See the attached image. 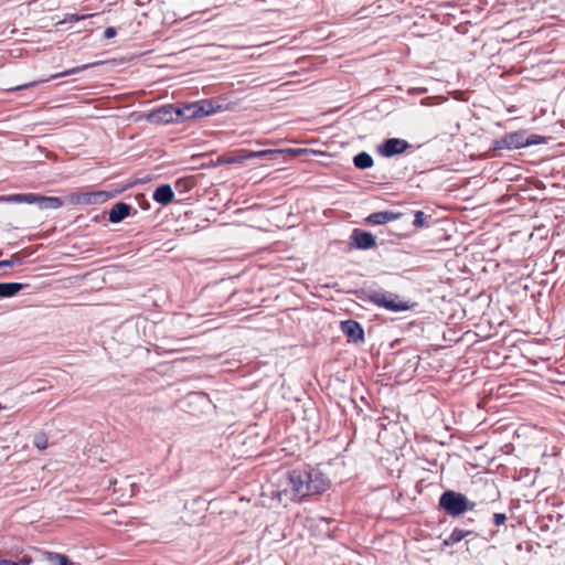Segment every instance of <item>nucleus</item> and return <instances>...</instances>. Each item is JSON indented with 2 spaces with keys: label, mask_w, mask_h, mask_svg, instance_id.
I'll list each match as a JSON object with an SVG mask.
<instances>
[{
  "label": "nucleus",
  "mask_w": 565,
  "mask_h": 565,
  "mask_svg": "<svg viewBox=\"0 0 565 565\" xmlns=\"http://www.w3.org/2000/svg\"><path fill=\"white\" fill-rule=\"evenodd\" d=\"M329 487V478L318 468L292 469L287 473V488L277 495L280 500L284 494L295 502H300L309 495L323 493Z\"/></svg>",
  "instance_id": "f257e3e1"
},
{
  "label": "nucleus",
  "mask_w": 565,
  "mask_h": 565,
  "mask_svg": "<svg viewBox=\"0 0 565 565\" xmlns=\"http://www.w3.org/2000/svg\"><path fill=\"white\" fill-rule=\"evenodd\" d=\"M179 120L184 122L213 115L221 110V105L213 99H200L192 103H178Z\"/></svg>",
  "instance_id": "f03ea898"
},
{
  "label": "nucleus",
  "mask_w": 565,
  "mask_h": 565,
  "mask_svg": "<svg viewBox=\"0 0 565 565\" xmlns=\"http://www.w3.org/2000/svg\"><path fill=\"white\" fill-rule=\"evenodd\" d=\"M0 203L35 204L40 210H57L63 206L62 199L57 196H44L36 193L0 195Z\"/></svg>",
  "instance_id": "7ed1b4c3"
},
{
  "label": "nucleus",
  "mask_w": 565,
  "mask_h": 565,
  "mask_svg": "<svg viewBox=\"0 0 565 565\" xmlns=\"http://www.w3.org/2000/svg\"><path fill=\"white\" fill-rule=\"evenodd\" d=\"M439 507L449 515L458 516L466 511H471L476 502L470 501L465 494L452 490L445 491L439 498Z\"/></svg>",
  "instance_id": "20e7f679"
},
{
  "label": "nucleus",
  "mask_w": 565,
  "mask_h": 565,
  "mask_svg": "<svg viewBox=\"0 0 565 565\" xmlns=\"http://www.w3.org/2000/svg\"><path fill=\"white\" fill-rule=\"evenodd\" d=\"M146 121L154 125L180 124L177 104L159 106L143 115Z\"/></svg>",
  "instance_id": "39448f33"
},
{
  "label": "nucleus",
  "mask_w": 565,
  "mask_h": 565,
  "mask_svg": "<svg viewBox=\"0 0 565 565\" xmlns=\"http://www.w3.org/2000/svg\"><path fill=\"white\" fill-rule=\"evenodd\" d=\"M369 300L392 312H399L407 310L409 307L407 302L401 300L397 295L385 290H375L369 295Z\"/></svg>",
  "instance_id": "423d86ee"
},
{
  "label": "nucleus",
  "mask_w": 565,
  "mask_h": 565,
  "mask_svg": "<svg viewBox=\"0 0 565 565\" xmlns=\"http://www.w3.org/2000/svg\"><path fill=\"white\" fill-rule=\"evenodd\" d=\"M527 140H525V131H514L504 135L502 138L497 139L493 143L494 149L513 150L526 147Z\"/></svg>",
  "instance_id": "0eeeda50"
},
{
  "label": "nucleus",
  "mask_w": 565,
  "mask_h": 565,
  "mask_svg": "<svg viewBox=\"0 0 565 565\" xmlns=\"http://www.w3.org/2000/svg\"><path fill=\"white\" fill-rule=\"evenodd\" d=\"M411 145L399 138H388L377 147V151L385 158H391L406 151Z\"/></svg>",
  "instance_id": "6e6552de"
},
{
  "label": "nucleus",
  "mask_w": 565,
  "mask_h": 565,
  "mask_svg": "<svg viewBox=\"0 0 565 565\" xmlns=\"http://www.w3.org/2000/svg\"><path fill=\"white\" fill-rule=\"evenodd\" d=\"M376 245L375 237L372 233L354 228L350 236V246L355 249H370Z\"/></svg>",
  "instance_id": "1a4fd4ad"
},
{
  "label": "nucleus",
  "mask_w": 565,
  "mask_h": 565,
  "mask_svg": "<svg viewBox=\"0 0 565 565\" xmlns=\"http://www.w3.org/2000/svg\"><path fill=\"white\" fill-rule=\"evenodd\" d=\"M340 329L342 333L347 337L349 342H364V330L358 321L352 319L342 321L340 324Z\"/></svg>",
  "instance_id": "9d476101"
},
{
  "label": "nucleus",
  "mask_w": 565,
  "mask_h": 565,
  "mask_svg": "<svg viewBox=\"0 0 565 565\" xmlns=\"http://www.w3.org/2000/svg\"><path fill=\"white\" fill-rule=\"evenodd\" d=\"M132 207L128 203L117 202L111 206V209L108 212V221L110 223L117 224L127 216H129Z\"/></svg>",
  "instance_id": "9b49d317"
},
{
  "label": "nucleus",
  "mask_w": 565,
  "mask_h": 565,
  "mask_svg": "<svg viewBox=\"0 0 565 565\" xmlns=\"http://www.w3.org/2000/svg\"><path fill=\"white\" fill-rule=\"evenodd\" d=\"M110 195L105 191L85 192L76 194L74 201L83 204H96L106 201Z\"/></svg>",
  "instance_id": "f8f14e48"
},
{
  "label": "nucleus",
  "mask_w": 565,
  "mask_h": 565,
  "mask_svg": "<svg viewBox=\"0 0 565 565\" xmlns=\"http://www.w3.org/2000/svg\"><path fill=\"white\" fill-rule=\"evenodd\" d=\"M401 217V213L393 211H380L371 213L366 217V222L375 225L386 224L388 222L396 221Z\"/></svg>",
  "instance_id": "ddd939ff"
},
{
  "label": "nucleus",
  "mask_w": 565,
  "mask_h": 565,
  "mask_svg": "<svg viewBox=\"0 0 565 565\" xmlns=\"http://www.w3.org/2000/svg\"><path fill=\"white\" fill-rule=\"evenodd\" d=\"M152 199L162 205L171 203L174 199V192L170 184L159 185L152 195Z\"/></svg>",
  "instance_id": "4468645a"
},
{
  "label": "nucleus",
  "mask_w": 565,
  "mask_h": 565,
  "mask_svg": "<svg viewBox=\"0 0 565 565\" xmlns=\"http://www.w3.org/2000/svg\"><path fill=\"white\" fill-rule=\"evenodd\" d=\"M285 151L280 149H266V150H247L246 149V158L247 160L250 159H266V160H273L279 156H281Z\"/></svg>",
  "instance_id": "2eb2a0df"
},
{
  "label": "nucleus",
  "mask_w": 565,
  "mask_h": 565,
  "mask_svg": "<svg viewBox=\"0 0 565 565\" xmlns=\"http://www.w3.org/2000/svg\"><path fill=\"white\" fill-rule=\"evenodd\" d=\"M25 285L20 282H0V298H10L21 291Z\"/></svg>",
  "instance_id": "dca6fc26"
},
{
  "label": "nucleus",
  "mask_w": 565,
  "mask_h": 565,
  "mask_svg": "<svg viewBox=\"0 0 565 565\" xmlns=\"http://www.w3.org/2000/svg\"><path fill=\"white\" fill-rule=\"evenodd\" d=\"M354 167L360 170L370 169L374 164V160L371 154L365 151L359 152L353 157Z\"/></svg>",
  "instance_id": "f3484780"
},
{
  "label": "nucleus",
  "mask_w": 565,
  "mask_h": 565,
  "mask_svg": "<svg viewBox=\"0 0 565 565\" xmlns=\"http://www.w3.org/2000/svg\"><path fill=\"white\" fill-rule=\"evenodd\" d=\"M471 531H466L461 529H454L451 534L444 541V545L449 546L459 543L466 536L470 535Z\"/></svg>",
  "instance_id": "a211bd4d"
},
{
  "label": "nucleus",
  "mask_w": 565,
  "mask_h": 565,
  "mask_svg": "<svg viewBox=\"0 0 565 565\" xmlns=\"http://www.w3.org/2000/svg\"><path fill=\"white\" fill-rule=\"evenodd\" d=\"M93 64H84V65H81V66H76V67H73V68H70V70H66L64 72H61V73H57V74H54L51 76V79H54V78H58V77H64V76H70V75H74V74H78L81 73L82 71L84 70H87L88 67H90Z\"/></svg>",
  "instance_id": "6ab92c4d"
},
{
  "label": "nucleus",
  "mask_w": 565,
  "mask_h": 565,
  "mask_svg": "<svg viewBox=\"0 0 565 565\" xmlns=\"http://www.w3.org/2000/svg\"><path fill=\"white\" fill-rule=\"evenodd\" d=\"M247 157L246 156V149H241L237 151V153L235 156H228V157H225L222 161L224 163H228V164H232V163H243L244 161L247 160Z\"/></svg>",
  "instance_id": "aec40b11"
},
{
  "label": "nucleus",
  "mask_w": 565,
  "mask_h": 565,
  "mask_svg": "<svg viewBox=\"0 0 565 565\" xmlns=\"http://www.w3.org/2000/svg\"><path fill=\"white\" fill-rule=\"evenodd\" d=\"M33 445L40 450L46 449L49 446L47 436L44 433L36 434L33 438Z\"/></svg>",
  "instance_id": "412c9836"
},
{
  "label": "nucleus",
  "mask_w": 565,
  "mask_h": 565,
  "mask_svg": "<svg viewBox=\"0 0 565 565\" xmlns=\"http://www.w3.org/2000/svg\"><path fill=\"white\" fill-rule=\"evenodd\" d=\"M22 258L18 254L11 255L9 259L0 260V268L1 267H13L15 265H21Z\"/></svg>",
  "instance_id": "4be33fe9"
},
{
  "label": "nucleus",
  "mask_w": 565,
  "mask_h": 565,
  "mask_svg": "<svg viewBox=\"0 0 565 565\" xmlns=\"http://www.w3.org/2000/svg\"><path fill=\"white\" fill-rule=\"evenodd\" d=\"M426 218L427 216L425 215V213L423 211H416L415 212V215H414V221H413V225L415 227H423V226H427L426 224Z\"/></svg>",
  "instance_id": "5701e85b"
},
{
  "label": "nucleus",
  "mask_w": 565,
  "mask_h": 565,
  "mask_svg": "<svg viewBox=\"0 0 565 565\" xmlns=\"http://www.w3.org/2000/svg\"><path fill=\"white\" fill-rule=\"evenodd\" d=\"M525 140H527L526 147L532 146V145H540V143L544 142L543 137H541L539 135H534V134H532L530 136L525 135Z\"/></svg>",
  "instance_id": "b1692460"
},
{
  "label": "nucleus",
  "mask_w": 565,
  "mask_h": 565,
  "mask_svg": "<svg viewBox=\"0 0 565 565\" xmlns=\"http://www.w3.org/2000/svg\"><path fill=\"white\" fill-rule=\"evenodd\" d=\"M507 521V515L504 513H494L493 514V523L497 526L503 525Z\"/></svg>",
  "instance_id": "393cba45"
},
{
  "label": "nucleus",
  "mask_w": 565,
  "mask_h": 565,
  "mask_svg": "<svg viewBox=\"0 0 565 565\" xmlns=\"http://www.w3.org/2000/svg\"><path fill=\"white\" fill-rule=\"evenodd\" d=\"M51 555L58 561V565H74L65 555L57 553Z\"/></svg>",
  "instance_id": "a878e982"
},
{
  "label": "nucleus",
  "mask_w": 565,
  "mask_h": 565,
  "mask_svg": "<svg viewBox=\"0 0 565 565\" xmlns=\"http://www.w3.org/2000/svg\"><path fill=\"white\" fill-rule=\"evenodd\" d=\"M115 35H116V29H115V28H113V26H108V28H106V29H105V31H104V36H105L106 39H111V38H114Z\"/></svg>",
  "instance_id": "bb28decb"
},
{
  "label": "nucleus",
  "mask_w": 565,
  "mask_h": 565,
  "mask_svg": "<svg viewBox=\"0 0 565 565\" xmlns=\"http://www.w3.org/2000/svg\"><path fill=\"white\" fill-rule=\"evenodd\" d=\"M18 565H30L32 563V558L28 555H23L15 562Z\"/></svg>",
  "instance_id": "cd10ccee"
},
{
  "label": "nucleus",
  "mask_w": 565,
  "mask_h": 565,
  "mask_svg": "<svg viewBox=\"0 0 565 565\" xmlns=\"http://www.w3.org/2000/svg\"><path fill=\"white\" fill-rule=\"evenodd\" d=\"M36 84H38V82H31V83H26V84H23V85L15 86L13 88H9V90H20V89H24V88H29L31 86H34Z\"/></svg>",
  "instance_id": "c85d7f7f"
},
{
  "label": "nucleus",
  "mask_w": 565,
  "mask_h": 565,
  "mask_svg": "<svg viewBox=\"0 0 565 565\" xmlns=\"http://www.w3.org/2000/svg\"><path fill=\"white\" fill-rule=\"evenodd\" d=\"M0 565H18V564L11 559H0Z\"/></svg>",
  "instance_id": "c756f323"
}]
</instances>
